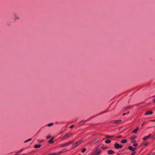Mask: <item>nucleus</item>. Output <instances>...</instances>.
<instances>
[{"instance_id": "1", "label": "nucleus", "mask_w": 155, "mask_h": 155, "mask_svg": "<svg viewBox=\"0 0 155 155\" xmlns=\"http://www.w3.org/2000/svg\"><path fill=\"white\" fill-rule=\"evenodd\" d=\"M100 139L99 137H97L93 140L91 142L89 143L91 146H92L98 142Z\"/></svg>"}, {"instance_id": "2", "label": "nucleus", "mask_w": 155, "mask_h": 155, "mask_svg": "<svg viewBox=\"0 0 155 155\" xmlns=\"http://www.w3.org/2000/svg\"><path fill=\"white\" fill-rule=\"evenodd\" d=\"M83 141L82 140H81L79 141H77V142L73 143L72 146V148H74L77 147L79 144L81 143Z\"/></svg>"}, {"instance_id": "3", "label": "nucleus", "mask_w": 155, "mask_h": 155, "mask_svg": "<svg viewBox=\"0 0 155 155\" xmlns=\"http://www.w3.org/2000/svg\"><path fill=\"white\" fill-rule=\"evenodd\" d=\"M97 150L98 148H97L96 149V151L94 152L93 153V155H99L101 153L102 151L101 150L97 151Z\"/></svg>"}, {"instance_id": "4", "label": "nucleus", "mask_w": 155, "mask_h": 155, "mask_svg": "<svg viewBox=\"0 0 155 155\" xmlns=\"http://www.w3.org/2000/svg\"><path fill=\"white\" fill-rule=\"evenodd\" d=\"M114 146L117 149L121 148L122 147V146L121 145L119 144L117 142L115 143Z\"/></svg>"}, {"instance_id": "5", "label": "nucleus", "mask_w": 155, "mask_h": 155, "mask_svg": "<svg viewBox=\"0 0 155 155\" xmlns=\"http://www.w3.org/2000/svg\"><path fill=\"white\" fill-rule=\"evenodd\" d=\"M73 134V133H69L68 134H67L65 135L64 136H63V137L62 138V139H65L66 138H68L70 137H71V136H72V135Z\"/></svg>"}, {"instance_id": "6", "label": "nucleus", "mask_w": 155, "mask_h": 155, "mask_svg": "<svg viewBox=\"0 0 155 155\" xmlns=\"http://www.w3.org/2000/svg\"><path fill=\"white\" fill-rule=\"evenodd\" d=\"M95 116L90 117L87 120H82L79 123V125H82V124H84L86 121H87V120H91L92 118L94 117Z\"/></svg>"}, {"instance_id": "7", "label": "nucleus", "mask_w": 155, "mask_h": 155, "mask_svg": "<svg viewBox=\"0 0 155 155\" xmlns=\"http://www.w3.org/2000/svg\"><path fill=\"white\" fill-rule=\"evenodd\" d=\"M121 120H116L112 121H111V123H114L116 124H117L120 123L121 122Z\"/></svg>"}, {"instance_id": "8", "label": "nucleus", "mask_w": 155, "mask_h": 155, "mask_svg": "<svg viewBox=\"0 0 155 155\" xmlns=\"http://www.w3.org/2000/svg\"><path fill=\"white\" fill-rule=\"evenodd\" d=\"M14 20L15 21H17L19 19V17L18 16V15H16L15 14H14Z\"/></svg>"}, {"instance_id": "9", "label": "nucleus", "mask_w": 155, "mask_h": 155, "mask_svg": "<svg viewBox=\"0 0 155 155\" xmlns=\"http://www.w3.org/2000/svg\"><path fill=\"white\" fill-rule=\"evenodd\" d=\"M114 153V151L111 150H109L107 151V153L109 155L113 154Z\"/></svg>"}, {"instance_id": "10", "label": "nucleus", "mask_w": 155, "mask_h": 155, "mask_svg": "<svg viewBox=\"0 0 155 155\" xmlns=\"http://www.w3.org/2000/svg\"><path fill=\"white\" fill-rule=\"evenodd\" d=\"M128 149L130 150L134 151L136 150V148H133L132 146H130L128 147Z\"/></svg>"}, {"instance_id": "11", "label": "nucleus", "mask_w": 155, "mask_h": 155, "mask_svg": "<svg viewBox=\"0 0 155 155\" xmlns=\"http://www.w3.org/2000/svg\"><path fill=\"white\" fill-rule=\"evenodd\" d=\"M153 114V112L151 111H148L146 112L145 113V115H148V114Z\"/></svg>"}, {"instance_id": "12", "label": "nucleus", "mask_w": 155, "mask_h": 155, "mask_svg": "<svg viewBox=\"0 0 155 155\" xmlns=\"http://www.w3.org/2000/svg\"><path fill=\"white\" fill-rule=\"evenodd\" d=\"M53 139H54V137H52L51 138V139L48 141V142L49 143H53V142H54V141H53Z\"/></svg>"}, {"instance_id": "13", "label": "nucleus", "mask_w": 155, "mask_h": 155, "mask_svg": "<svg viewBox=\"0 0 155 155\" xmlns=\"http://www.w3.org/2000/svg\"><path fill=\"white\" fill-rule=\"evenodd\" d=\"M41 147L40 144H36L34 146V147L35 148H38L40 147Z\"/></svg>"}, {"instance_id": "14", "label": "nucleus", "mask_w": 155, "mask_h": 155, "mask_svg": "<svg viewBox=\"0 0 155 155\" xmlns=\"http://www.w3.org/2000/svg\"><path fill=\"white\" fill-rule=\"evenodd\" d=\"M108 111H109V110H108V109H107L106 110H105V111H104L101 112L100 114H104L105 113L107 112H108Z\"/></svg>"}, {"instance_id": "15", "label": "nucleus", "mask_w": 155, "mask_h": 155, "mask_svg": "<svg viewBox=\"0 0 155 155\" xmlns=\"http://www.w3.org/2000/svg\"><path fill=\"white\" fill-rule=\"evenodd\" d=\"M138 130V128L137 127L136 129L133 131V132L134 133H136Z\"/></svg>"}, {"instance_id": "16", "label": "nucleus", "mask_w": 155, "mask_h": 155, "mask_svg": "<svg viewBox=\"0 0 155 155\" xmlns=\"http://www.w3.org/2000/svg\"><path fill=\"white\" fill-rule=\"evenodd\" d=\"M86 150V149L85 148H83L81 150L82 153H84Z\"/></svg>"}, {"instance_id": "17", "label": "nucleus", "mask_w": 155, "mask_h": 155, "mask_svg": "<svg viewBox=\"0 0 155 155\" xmlns=\"http://www.w3.org/2000/svg\"><path fill=\"white\" fill-rule=\"evenodd\" d=\"M23 150H24V149H21V150H20L18 151V152H17L16 153V154H17L18 153H21L22 151H23Z\"/></svg>"}, {"instance_id": "18", "label": "nucleus", "mask_w": 155, "mask_h": 155, "mask_svg": "<svg viewBox=\"0 0 155 155\" xmlns=\"http://www.w3.org/2000/svg\"><path fill=\"white\" fill-rule=\"evenodd\" d=\"M64 144H65V147H66L67 146H68L70 145V143H69V142H68L67 143H65Z\"/></svg>"}, {"instance_id": "19", "label": "nucleus", "mask_w": 155, "mask_h": 155, "mask_svg": "<svg viewBox=\"0 0 155 155\" xmlns=\"http://www.w3.org/2000/svg\"><path fill=\"white\" fill-rule=\"evenodd\" d=\"M148 138H149V137H148V136H146L145 137H144L143 138V140H147Z\"/></svg>"}, {"instance_id": "20", "label": "nucleus", "mask_w": 155, "mask_h": 155, "mask_svg": "<svg viewBox=\"0 0 155 155\" xmlns=\"http://www.w3.org/2000/svg\"><path fill=\"white\" fill-rule=\"evenodd\" d=\"M121 142L122 143H126V139H125L124 140H122Z\"/></svg>"}, {"instance_id": "21", "label": "nucleus", "mask_w": 155, "mask_h": 155, "mask_svg": "<svg viewBox=\"0 0 155 155\" xmlns=\"http://www.w3.org/2000/svg\"><path fill=\"white\" fill-rule=\"evenodd\" d=\"M105 143H109L111 142L110 140H106L105 141Z\"/></svg>"}, {"instance_id": "22", "label": "nucleus", "mask_w": 155, "mask_h": 155, "mask_svg": "<svg viewBox=\"0 0 155 155\" xmlns=\"http://www.w3.org/2000/svg\"><path fill=\"white\" fill-rule=\"evenodd\" d=\"M53 123H51L48 124L47 125V126H48V127H50L51 126H52L53 125Z\"/></svg>"}, {"instance_id": "23", "label": "nucleus", "mask_w": 155, "mask_h": 155, "mask_svg": "<svg viewBox=\"0 0 155 155\" xmlns=\"http://www.w3.org/2000/svg\"><path fill=\"white\" fill-rule=\"evenodd\" d=\"M48 155H56V153H50Z\"/></svg>"}, {"instance_id": "24", "label": "nucleus", "mask_w": 155, "mask_h": 155, "mask_svg": "<svg viewBox=\"0 0 155 155\" xmlns=\"http://www.w3.org/2000/svg\"><path fill=\"white\" fill-rule=\"evenodd\" d=\"M148 143V142H146L143 143V146H146V145H147Z\"/></svg>"}, {"instance_id": "25", "label": "nucleus", "mask_w": 155, "mask_h": 155, "mask_svg": "<svg viewBox=\"0 0 155 155\" xmlns=\"http://www.w3.org/2000/svg\"><path fill=\"white\" fill-rule=\"evenodd\" d=\"M61 152H62V153H64L65 152H66V151H67V150H66V149H63L62 150H61Z\"/></svg>"}, {"instance_id": "26", "label": "nucleus", "mask_w": 155, "mask_h": 155, "mask_svg": "<svg viewBox=\"0 0 155 155\" xmlns=\"http://www.w3.org/2000/svg\"><path fill=\"white\" fill-rule=\"evenodd\" d=\"M62 152L61 151L59 152L58 153H56V155H59L60 154L62 153Z\"/></svg>"}, {"instance_id": "27", "label": "nucleus", "mask_w": 155, "mask_h": 155, "mask_svg": "<svg viewBox=\"0 0 155 155\" xmlns=\"http://www.w3.org/2000/svg\"><path fill=\"white\" fill-rule=\"evenodd\" d=\"M60 146L61 147H65L64 143L61 144Z\"/></svg>"}, {"instance_id": "28", "label": "nucleus", "mask_w": 155, "mask_h": 155, "mask_svg": "<svg viewBox=\"0 0 155 155\" xmlns=\"http://www.w3.org/2000/svg\"><path fill=\"white\" fill-rule=\"evenodd\" d=\"M38 142L40 143H41L42 142H43V140H38Z\"/></svg>"}, {"instance_id": "29", "label": "nucleus", "mask_w": 155, "mask_h": 155, "mask_svg": "<svg viewBox=\"0 0 155 155\" xmlns=\"http://www.w3.org/2000/svg\"><path fill=\"white\" fill-rule=\"evenodd\" d=\"M131 141L132 143H134L135 141L133 138H131Z\"/></svg>"}, {"instance_id": "30", "label": "nucleus", "mask_w": 155, "mask_h": 155, "mask_svg": "<svg viewBox=\"0 0 155 155\" xmlns=\"http://www.w3.org/2000/svg\"><path fill=\"white\" fill-rule=\"evenodd\" d=\"M138 145V143H135L133 144V146L134 147H136Z\"/></svg>"}, {"instance_id": "31", "label": "nucleus", "mask_w": 155, "mask_h": 155, "mask_svg": "<svg viewBox=\"0 0 155 155\" xmlns=\"http://www.w3.org/2000/svg\"><path fill=\"white\" fill-rule=\"evenodd\" d=\"M107 148H108V147H103L102 149H107Z\"/></svg>"}, {"instance_id": "32", "label": "nucleus", "mask_w": 155, "mask_h": 155, "mask_svg": "<svg viewBox=\"0 0 155 155\" xmlns=\"http://www.w3.org/2000/svg\"><path fill=\"white\" fill-rule=\"evenodd\" d=\"M74 142V140H72L70 142H69V143H70V144L73 143Z\"/></svg>"}, {"instance_id": "33", "label": "nucleus", "mask_w": 155, "mask_h": 155, "mask_svg": "<svg viewBox=\"0 0 155 155\" xmlns=\"http://www.w3.org/2000/svg\"><path fill=\"white\" fill-rule=\"evenodd\" d=\"M50 137H51V136L50 135H49L46 137L47 139H48Z\"/></svg>"}, {"instance_id": "34", "label": "nucleus", "mask_w": 155, "mask_h": 155, "mask_svg": "<svg viewBox=\"0 0 155 155\" xmlns=\"http://www.w3.org/2000/svg\"><path fill=\"white\" fill-rule=\"evenodd\" d=\"M122 137V136H119L118 137H116V138H120V137Z\"/></svg>"}, {"instance_id": "35", "label": "nucleus", "mask_w": 155, "mask_h": 155, "mask_svg": "<svg viewBox=\"0 0 155 155\" xmlns=\"http://www.w3.org/2000/svg\"><path fill=\"white\" fill-rule=\"evenodd\" d=\"M155 134L154 135L153 137H152L151 139H155Z\"/></svg>"}, {"instance_id": "36", "label": "nucleus", "mask_w": 155, "mask_h": 155, "mask_svg": "<svg viewBox=\"0 0 155 155\" xmlns=\"http://www.w3.org/2000/svg\"><path fill=\"white\" fill-rule=\"evenodd\" d=\"M74 127V125H71L70 127V128H72L73 127Z\"/></svg>"}, {"instance_id": "37", "label": "nucleus", "mask_w": 155, "mask_h": 155, "mask_svg": "<svg viewBox=\"0 0 155 155\" xmlns=\"http://www.w3.org/2000/svg\"><path fill=\"white\" fill-rule=\"evenodd\" d=\"M106 137H107V138H110L111 137H113V136H112L111 137V136H107Z\"/></svg>"}, {"instance_id": "38", "label": "nucleus", "mask_w": 155, "mask_h": 155, "mask_svg": "<svg viewBox=\"0 0 155 155\" xmlns=\"http://www.w3.org/2000/svg\"><path fill=\"white\" fill-rule=\"evenodd\" d=\"M28 140H26L25 141L24 143H26V142H28L29 141H28Z\"/></svg>"}, {"instance_id": "39", "label": "nucleus", "mask_w": 155, "mask_h": 155, "mask_svg": "<svg viewBox=\"0 0 155 155\" xmlns=\"http://www.w3.org/2000/svg\"><path fill=\"white\" fill-rule=\"evenodd\" d=\"M151 136V135L150 134L148 136V137H149V138Z\"/></svg>"}, {"instance_id": "40", "label": "nucleus", "mask_w": 155, "mask_h": 155, "mask_svg": "<svg viewBox=\"0 0 155 155\" xmlns=\"http://www.w3.org/2000/svg\"><path fill=\"white\" fill-rule=\"evenodd\" d=\"M28 141H30V140H31V138H29V139H28Z\"/></svg>"}, {"instance_id": "41", "label": "nucleus", "mask_w": 155, "mask_h": 155, "mask_svg": "<svg viewBox=\"0 0 155 155\" xmlns=\"http://www.w3.org/2000/svg\"><path fill=\"white\" fill-rule=\"evenodd\" d=\"M135 154V153L134 152L131 155H134Z\"/></svg>"}, {"instance_id": "42", "label": "nucleus", "mask_w": 155, "mask_h": 155, "mask_svg": "<svg viewBox=\"0 0 155 155\" xmlns=\"http://www.w3.org/2000/svg\"><path fill=\"white\" fill-rule=\"evenodd\" d=\"M151 121H155V120H150Z\"/></svg>"}, {"instance_id": "43", "label": "nucleus", "mask_w": 155, "mask_h": 155, "mask_svg": "<svg viewBox=\"0 0 155 155\" xmlns=\"http://www.w3.org/2000/svg\"><path fill=\"white\" fill-rule=\"evenodd\" d=\"M136 137H133L132 138H133V139H134L136 138Z\"/></svg>"}, {"instance_id": "44", "label": "nucleus", "mask_w": 155, "mask_h": 155, "mask_svg": "<svg viewBox=\"0 0 155 155\" xmlns=\"http://www.w3.org/2000/svg\"><path fill=\"white\" fill-rule=\"evenodd\" d=\"M126 114V113H124L123 114V115H124Z\"/></svg>"}, {"instance_id": "45", "label": "nucleus", "mask_w": 155, "mask_h": 155, "mask_svg": "<svg viewBox=\"0 0 155 155\" xmlns=\"http://www.w3.org/2000/svg\"><path fill=\"white\" fill-rule=\"evenodd\" d=\"M130 107H131V106L129 107H127V108H130Z\"/></svg>"}, {"instance_id": "46", "label": "nucleus", "mask_w": 155, "mask_h": 155, "mask_svg": "<svg viewBox=\"0 0 155 155\" xmlns=\"http://www.w3.org/2000/svg\"><path fill=\"white\" fill-rule=\"evenodd\" d=\"M153 102H155V99H154L153 100Z\"/></svg>"}, {"instance_id": "47", "label": "nucleus", "mask_w": 155, "mask_h": 155, "mask_svg": "<svg viewBox=\"0 0 155 155\" xmlns=\"http://www.w3.org/2000/svg\"><path fill=\"white\" fill-rule=\"evenodd\" d=\"M129 113V112H127V114H128Z\"/></svg>"}, {"instance_id": "48", "label": "nucleus", "mask_w": 155, "mask_h": 155, "mask_svg": "<svg viewBox=\"0 0 155 155\" xmlns=\"http://www.w3.org/2000/svg\"><path fill=\"white\" fill-rule=\"evenodd\" d=\"M143 124H142V126H143Z\"/></svg>"}, {"instance_id": "49", "label": "nucleus", "mask_w": 155, "mask_h": 155, "mask_svg": "<svg viewBox=\"0 0 155 155\" xmlns=\"http://www.w3.org/2000/svg\"><path fill=\"white\" fill-rule=\"evenodd\" d=\"M17 155V154H16V155Z\"/></svg>"}, {"instance_id": "50", "label": "nucleus", "mask_w": 155, "mask_h": 155, "mask_svg": "<svg viewBox=\"0 0 155 155\" xmlns=\"http://www.w3.org/2000/svg\"><path fill=\"white\" fill-rule=\"evenodd\" d=\"M79 155H80V154H79Z\"/></svg>"}, {"instance_id": "51", "label": "nucleus", "mask_w": 155, "mask_h": 155, "mask_svg": "<svg viewBox=\"0 0 155 155\" xmlns=\"http://www.w3.org/2000/svg\"><path fill=\"white\" fill-rule=\"evenodd\" d=\"M149 155H150L149 154Z\"/></svg>"}]
</instances>
